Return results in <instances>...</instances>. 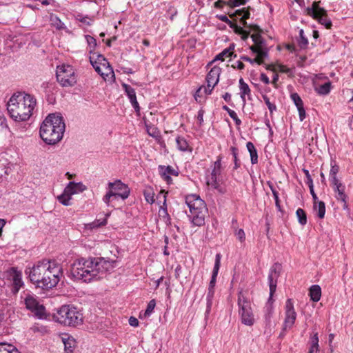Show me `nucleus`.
Wrapping results in <instances>:
<instances>
[{
	"mask_svg": "<svg viewBox=\"0 0 353 353\" xmlns=\"http://www.w3.org/2000/svg\"><path fill=\"white\" fill-rule=\"evenodd\" d=\"M291 99L294 101L296 107L303 105V101L297 93H293L291 94Z\"/></svg>",
	"mask_w": 353,
	"mask_h": 353,
	"instance_id": "obj_51",
	"label": "nucleus"
},
{
	"mask_svg": "<svg viewBox=\"0 0 353 353\" xmlns=\"http://www.w3.org/2000/svg\"><path fill=\"white\" fill-rule=\"evenodd\" d=\"M310 296L314 302H318L321 296V289L318 285H313L310 289Z\"/></svg>",
	"mask_w": 353,
	"mask_h": 353,
	"instance_id": "obj_27",
	"label": "nucleus"
},
{
	"mask_svg": "<svg viewBox=\"0 0 353 353\" xmlns=\"http://www.w3.org/2000/svg\"><path fill=\"white\" fill-rule=\"evenodd\" d=\"M85 37L90 48V53H92L97 46V41L90 35H85Z\"/></svg>",
	"mask_w": 353,
	"mask_h": 353,
	"instance_id": "obj_45",
	"label": "nucleus"
},
{
	"mask_svg": "<svg viewBox=\"0 0 353 353\" xmlns=\"http://www.w3.org/2000/svg\"><path fill=\"white\" fill-rule=\"evenodd\" d=\"M314 209L317 211L319 219H323L325 214V204L323 201H318L314 203Z\"/></svg>",
	"mask_w": 353,
	"mask_h": 353,
	"instance_id": "obj_32",
	"label": "nucleus"
},
{
	"mask_svg": "<svg viewBox=\"0 0 353 353\" xmlns=\"http://www.w3.org/2000/svg\"><path fill=\"white\" fill-rule=\"evenodd\" d=\"M221 265V254H216V259H215V263L212 272V275L211 277V280L210 281V284L208 288H214L216 281V276L219 272V270Z\"/></svg>",
	"mask_w": 353,
	"mask_h": 353,
	"instance_id": "obj_24",
	"label": "nucleus"
},
{
	"mask_svg": "<svg viewBox=\"0 0 353 353\" xmlns=\"http://www.w3.org/2000/svg\"><path fill=\"white\" fill-rule=\"evenodd\" d=\"M296 215L298 218L299 223L301 225H305L307 223L306 213L303 209L298 208L296 212Z\"/></svg>",
	"mask_w": 353,
	"mask_h": 353,
	"instance_id": "obj_37",
	"label": "nucleus"
},
{
	"mask_svg": "<svg viewBox=\"0 0 353 353\" xmlns=\"http://www.w3.org/2000/svg\"><path fill=\"white\" fill-rule=\"evenodd\" d=\"M262 97H263V99L264 100L265 104L267 105L270 113H272L274 110H276V105L274 103H272L270 102V99L267 95L263 94L262 96Z\"/></svg>",
	"mask_w": 353,
	"mask_h": 353,
	"instance_id": "obj_49",
	"label": "nucleus"
},
{
	"mask_svg": "<svg viewBox=\"0 0 353 353\" xmlns=\"http://www.w3.org/2000/svg\"><path fill=\"white\" fill-rule=\"evenodd\" d=\"M207 211H199L194 213H190L192 223L196 226H202L205 224V217Z\"/></svg>",
	"mask_w": 353,
	"mask_h": 353,
	"instance_id": "obj_22",
	"label": "nucleus"
},
{
	"mask_svg": "<svg viewBox=\"0 0 353 353\" xmlns=\"http://www.w3.org/2000/svg\"><path fill=\"white\" fill-rule=\"evenodd\" d=\"M250 12L246 8H242L240 10H237L231 16H235L236 17H240V21L241 24L245 27L250 28V31L255 32L254 34L251 35V38L256 46H257L259 49L265 48L266 46V42L263 38H262L261 35V29L257 25H248L246 22V19L250 17Z\"/></svg>",
	"mask_w": 353,
	"mask_h": 353,
	"instance_id": "obj_8",
	"label": "nucleus"
},
{
	"mask_svg": "<svg viewBox=\"0 0 353 353\" xmlns=\"http://www.w3.org/2000/svg\"><path fill=\"white\" fill-rule=\"evenodd\" d=\"M76 19L79 21L80 22L86 23L88 26H90V23L89 21H88V17L87 16L83 17L81 14H78L76 16Z\"/></svg>",
	"mask_w": 353,
	"mask_h": 353,
	"instance_id": "obj_55",
	"label": "nucleus"
},
{
	"mask_svg": "<svg viewBox=\"0 0 353 353\" xmlns=\"http://www.w3.org/2000/svg\"><path fill=\"white\" fill-rule=\"evenodd\" d=\"M156 306V301L154 299H152L151 301H149V303H148V305H147V308L145 311V313H144V316L146 317V316H150L151 315V314L153 312L154 310V307Z\"/></svg>",
	"mask_w": 353,
	"mask_h": 353,
	"instance_id": "obj_47",
	"label": "nucleus"
},
{
	"mask_svg": "<svg viewBox=\"0 0 353 353\" xmlns=\"http://www.w3.org/2000/svg\"><path fill=\"white\" fill-rule=\"evenodd\" d=\"M310 347L309 349L310 352H314L318 353L319 351V336L318 333L316 332L311 338H310Z\"/></svg>",
	"mask_w": 353,
	"mask_h": 353,
	"instance_id": "obj_34",
	"label": "nucleus"
},
{
	"mask_svg": "<svg viewBox=\"0 0 353 353\" xmlns=\"http://www.w3.org/2000/svg\"><path fill=\"white\" fill-rule=\"evenodd\" d=\"M235 236L241 242H244L245 240V234L243 229H239L235 232Z\"/></svg>",
	"mask_w": 353,
	"mask_h": 353,
	"instance_id": "obj_52",
	"label": "nucleus"
},
{
	"mask_svg": "<svg viewBox=\"0 0 353 353\" xmlns=\"http://www.w3.org/2000/svg\"><path fill=\"white\" fill-rule=\"evenodd\" d=\"M176 143L178 150L182 152H192V148L190 146L188 141L183 137L178 136L176 138Z\"/></svg>",
	"mask_w": 353,
	"mask_h": 353,
	"instance_id": "obj_25",
	"label": "nucleus"
},
{
	"mask_svg": "<svg viewBox=\"0 0 353 353\" xmlns=\"http://www.w3.org/2000/svg\"><path fill=\"white\" fill-rule=\"evenodd\" d=\"M0 353H20L18 349L12 344L0 343Z\"/></svg>",
	"mask_w": 353,
	"mask_h": 353,
	"instance_id": "obj_33",
	"label": "nucleus"
},
{
	"mask_svg": "<svg viewBox=\"0 0 353 353\" xmlns=\"http://www.w3.org/2000/svg\"><path fill=\"white\" fill-rule=\"evenodd\" d=\"M257 55L258 57H261L263 59L266 58L268 55L267 47L265 48H260Z\"/></svg>",
	"mask_w": 353,
	"mask_h": 353,
	"instance_id": "obj_56",
	"label": "nucleus"
},
{
	"mask_svg": "<svg viewBox=\"0 0 353 353\" xmlns=\"http://www.w3.org/2000/svg\"><path fill=\"white\" fill-rule=\"evenodd\" d=\"M57 200L62 205L65 206L70 205V200L72 199V196H70L68 193L65 192V190H63V193L59 195L57 197Z\"/></svg>",
	"mask_w": 353,
	"mask_h": 353,
	"instance_id": "obj_35",
	"label": "nucleus"
},
{
	"mask_svg": "<svg viewBox=\"0 0 353 353\" xmlns=\"http://www.w3.org/2000/svg\"><path fill=\"white\" fill-rule=\"evenodd\" d=\"M143 195L145 201L149 203H153L154 202V192L151 188H147L143 192Z\"/></svg>",
	"mask_w": 353,
	"mask_h": 353,
	"instance_id": "obj_44",
	"label": "nucleus"
},
{
	"mask_svg": "<svg viewBox=\"0 0 353 353\" xmlns=\"http://www.w3.org/2000/svg\"><path fill=\"white\" fill-rule=\"evenodd\" d=\"M223 109L228 113L230 117L234 121L235 124L237 126H239L241 124V121L238 118L236 113L235 111L229 108L227 105H223Z\"/></svg>",
	"mask_w": 353,
	"mask_h": 353,
	"instance_id": "obj_39",
	"label": "nucleus"
},
{
	"mask_svg": "<svg viewBox=\"0 0 353 353\" xmlns=\"http://www.w3.org/2000/svg\"><path fill=\"white\" fill-rule=\"evenodd\" d=\"M269 187H270V190H271V191L272 192L274 199L275 200L276 207L277 208V209L279 210H281V208L280 203H279L278 192L275 190V188H274V186L271 183H269Z\"/></svg>",
	"mask_w": 353,
	"mask_h": 353,
	"instance_id": "obj_48",
	"label": "nucleus"
},
{
	"mask_svg": "<svg viewBox=\"0 0 353 353\" xmlns=\"http://www.w3.org/2000/svg\"><path fill=\"white\" fill-rule=\"evenodd\" d=\"M57 81L63 87H72L77 83V75L72 66L63 64L58 65L56 70Z\"/></svg>",
	"mask_w": 353,
	"mask_h": 353,
	"instance_id": "obj_9",
	"label": "nucleus"
},
{
	"mask_svg": "<svg viewBox=\"0 0 353 353\" xmlns=\"http://www.w3.org/2000/svg\"><path fill=\"white\" fill-rule=\"evenodd\" d=\"M65 123L59 114H50L42 122L39 134L42 140L48 145L59 142L65 132Z\"/></svg>",
	"mask_w": 353,
	"mask_h": 353,
	"instance_id": "obj_4",
	"label": "nucleus"
},
{
	"mask_svg": "<svg viewBox=\"0 0 353 353\" xmlns=\"http://www.w3.org/2000/svg\"><path fill=\"white\" fill-rule=\"evenodd\" d=\"M90 62L95 71L105 80L114 81V73L107 59L102 54L93 53L90 57Z\"/></svg>",
	"mask_w": 353,
	"mask_h": 353,
	"instance_id": "obj_6",
	"label": "nucleus"
},
{
	"mask_svg": "<svg viewBox=\"0 0 353 353\" xmlns=\"http://www.w3.org/2000/svg\"><path fill=\"white\" fill-rule=\"evenodd\" d=\"M158 169H159L161 176L168 183H170V181H172V179L170 176L171 175L178 176V174H179L178 172L170 165H168V166L159 165Z\"/></svg>",
	"mask_w": 353,
	"mask_h": 353,
	"instance_id": "obj_20",
	"label": "nucleus"
},
{
	"mask_svg": "<svg viewBox=\"0 0 353 353\" xmlns=\"http://www.w3.org/2000/svg\"><path fill=\"white\" fill-rule=\"evenodd\" d=\"M159 213V216H162V217H164V218L167 217L168 219H169V215L168 214L166 208H161Z\"/></svg>",
	"mask_w": 353,
	"mask_h": 353,
	"instance_id": "obj_62",
	"label": "nucleus"
},
{
	"mask_svg": "<svg viewBox=\"0 0 353 353\" xmlns=\"http://www.w3.org/2000/svg\"><path fill=\"white\" fill-rule=\"evenodd\" d=\"M280 265L275 263L270 270L268 275V283L270 287V297L269 302L272 301V296L276 292L277 279L280 274Z\"/></svg>",
	"mask_w": 353,
	"mask_h": 353,
	"instance_id": "obj_15",
	"label": "nucleus"
},
{
	"mask_svg": "<svg viewBox=\"0 0 353 353\" xmlns=\"http://www.w3.org/2000/svg\"><path fill=\"white\" fill-rule=\"evenodd\" d=\"M219 176H211L210 180L207 182L208 185H211L215 190H217L220 192H223L221 190L220 184L218 182Z\"/></svg>",
	"mask_w": 353,
	"mask_h": 353,
	"instance_id": "obj_46",
	"label": "nucleus"
},
{
	"mask_svg": "<svg viewBox=\"0 0 353 353\" xmlns=\"http://www.w3.org/2000/svg\"><path fill=\"white\" fill-rule=\"evenodd\" d=\"M260 80L265 84H269L270 82L268 77L265 73L261 74Z\"/></svg>",
	"mask_w": 353,
	"mask_h": 353,
	"instance_id": "obj_61",
	"label": "nucleus"
},
{
	"mask_svg": "<svg viewBox=\"0 0 353 353\" xmlns=\"http://www.w3.org/2000/svg\"><path fill=\"white\" fill-rule=\"evenodd\" d=\"M6 119L0 113V130L7 128Z\"/></svg>",
	"mask_w": 353,
	"mask_h": 353,
	"instance_id": "obj_57",
	"label": "nucleus"
},
{
	"mask_svg": "<svg viewBox=\"0 0 353 353\" xmlns=\"http://www.w3.org/2000/svg\"><path fill=\"white\" fill-rule=\"evenodd\" d=\"M299 111L300 120L302 121L305 118V111L304 110L303 105L296 107Z\"/></svg>",
	"mask_w": 353,
	"mask_h": 353,
	"instance_id": "obj_54",
	"label": "nucleus"
},
{
	"mask_svg": "<svg viewBox=\"0 0 353 353\" xmlns=\"http://www.w3.org/2000/svg\"><path fill=\"white\" fill-rule=\"evenodd\" d=\"M129 324L133 327H137L139 325V321L137 318L131 316L129 319Z\"/></svg>",
	"mask_w": 353,
	"mask_h": 353,
	"instance_id": "obj_59",
	"label": "nucleus"
},
{
	"mask_svg": "<svg viewBox=\"0 0 353 353\" xmlns=\"http://www.w3.org/2000/svg\"><path fill=\"white\" fill-rule=\"evenodd\" d=\"M303 173L305 174V175L306 176V179L307 180L308 185H312L313 184V181H312V179L311 177V175L310 174L309 171L307 170H306V169H303Z\"/></svg>",
	"mask_w": 353,
	"mask_h": 353,
	"instance_id": "obj_58",
	"label": "nucleus"
},
{
	"mask_svg": "<svg viewBox=\"0 0 353 353\" xmlns=\"http://www.w3.org/2000/svg\"><path fill=\"white\" fill-rule=\"evenodd\" d=\"M239 315L243 325L252 326L255 322L254 315L250 300L240 291L238 294Z\"/></svg>",
	"mask_w": 353,
	"mask_h": 353,
	"instance_id": "obj_7",
	"label": "nucleus"
},
{
	"mask_svg": "<svg viewBox=\"0 0 353 353\" xmlns=\"http://www.w3.org/2000/svg\"><path fill=\"white\" fill-rule=\"evenodd\" d=\"M61 340L64 345L65 350L68 353L72 352L76 345L75 339L72 336L65 334L61 336Z\"/></svg>",
	"mask_w": 353,
	"mask_h": 353,
	"instance_id": "obj_23",
	"label": "nucleus"
},
{
	"mask_svg": "<svg viewBox=\"0 0 353 353\" xmlns=\"http://www.w3.org/2000/svg\"><path fill=\"white\" fill-rule=\"evenodd\" d=\"M54 320L64 325L76 327L83 323V314L76 307L63 305L54 314Z\"/></svg>",
	"mask_w": 353,
	"mask_h": 353,
	"instance_id": "obj_5",
	"label": "nucleus"
},
{
	"mask_svg": "<svg viewBox=\"0 0 353 353\" xmlns=\"http://www.w3.org/2000/svg\"><path fill=\"white\" fill-rule=\"evenodd\" d=\"M9 276L12 281V292L17 294L20 288L23 285L22 281V274L17 268H12L8 271Z\"/></svg>",
	"mask_w": 353,
	"mask_h": 353,
	"instance_id": "obj_16",
	"label": "nucleus"
},
{
	"mask_svg": "<svg viewBox=\"0 0 353 353\" xmlns=\"http://www.w3.org/2000/svg\"><path fill=\"white\" fill-rule=\"evenodd\" d=\"M36 105V99L25 93L14 94L7 103V110L15 121H25L30 119Z\"/></svg>",
	"mask_w": 353,
	"mask_h": 353,
	"instance_id": "obj_3",
	"label": "nucleus"
},
{
	"mask_svg": "<svg viewBox=\"0 0 353 353\" xmlns=\"http://www.w3.org/2000/svg\"><path fill=\"white\" fill-rule=\"evenodd\" d=\"M221 156H218L216 160L214 161L211 172L212 176H219L221 174Z\"/></svg>",
	"mask_w": 353,
	"mask_h": 353,
	"instance_id": "obj_29",
	"label": "nucleus"
},
{
	"mask_svg": "<svg viewBox=\"0 0 353 353\" xmlns=\"http://www.w3.org/2000/svg\"><path fill=\"white\" fill-rule=\"evenodd\" d=\"M277 70L283 73H291L292 70L290 68H287L285 65L282 64H276Z\"/></svg>",
	"mask_w": 353,
	"mask_h": 353,
	"instance_id": "obj_53",
	"label": "nucleus"
},
{
	"mask_svg": "<svg viewBox=\"0 0 353 353\" xmlns=\"http://www.w3.org/2000/svg\"><path fill=\"white\" fill-rule=\"evenodd\" d=\"M25 304L29 310L34 312L39 318H42L45 314V307L39 305L37 301L32 296H28L25 299Z\"/></svg>",
	"mask_w": 353,
	"mask_h": 353,
	"instance_id": "obj_17",
	"label": "nucleus"
},
{
	"mask_svg": "<svg viewBox=\"0 0 353 353\" xmlns=\"http://www.w3.org/2000/svg\"><path fill=\"white\" fill-rule=\"evenodd\" d=\"M122 87L136 112L139 114L140 106L137 100L136 92L134 89L126 83H122Z\"/></svg>",
	"mask_w": 353,
	"mask_h": 353,
	"instance_id": "obj_18",
	"label": "nucleus"
},
{
	"mask_svg": "<svg viewBox=\"0 0 353 353\" xmlns=\"http://www.w3.org/2000/svg\"><path fill=\"white\" fill-rule=\"evenodd\" d=\"M308 45V40L306 37L304 35V31L303 29L299 30V46L301 48H306Z\"/></svg>",
	"mask_w": 353,
	"mask_h": 353,
	"instance_id": "obj_42",
	"label": "nucleus"
},
{
	"mask_svg": "<svg viewBox=\"0 0 353 353\" xmlns=\"http://www.w3.org/2000/svg\"><path fill=\"white\" fill-rule=\"evenodd\" d=\"M64 190H65V192L68 193L70 196H72L73 194L83 192L86 190V186L81 182L76 183L70 181Z\"/></svg>",
	"mask_w": 353,
	"mask_h": 353,
	"instance_id": "obj_21",
	"label": "nucleus"
},
{
	"mask_svg": "<svg viewBox=\"0 0 353 353\" xmlns=\"http://www.w3.org/2000/svg\"><path fill=\"white\" fill-rule=\"evenodd\" d=\"M231 47L229 48L225 49L223 50L221 53H219L218 55H216L215 60H221L224 61L225 58L230 57L232 54V50Z\"/></svg>",
	"mask_w": 353,
	"mask_h": 353,
	"instance_id": "obj_40",
	"label": "nucleus"
},
{
	"mask_svg": "<svg viewBox=\"0 0 353 353\" xmlns=\"http://www.w3.org/2000/svg\"><path fill=\"white\" fill-rule=\"evenodd\" d=\"M214 296V288H208V293L206 295V310H205V316H208L211 310V307L213 303V299Z\"/></svg>",
	"mask_w": 353,
	"mask_h": 353,
	"instance_id": "obj_28",
	"label": "nucleus"
},
{
	"mask_svg": "<svg viewBox=\"0 0 353 353\" xmlns=\"http://www.w3.org/2000/svg\"><path fill=\"white\" fill-rule=\"evenodd\" d=\"M108 187L110 190H113V193H114L116 196L121 198L122 200L126 199L130 193L129 187L121 180L109 182Z\"/></svg>",
	"mask_w": 353,
	"mask_h": 353,
	"instance_id": "obj_12",
	"label": "nucleus"
},
{
	"mask_svg": "<svg viewBox=\"0 0 353 353\" xmlns=\"http://www.w3.org/2000/svg\"><path fill=\"white\" fill-rule=\"evenodd\" d=\"M246 148L250 155V161L252 165L258 163V154L254 145L249 141L246 143Z\"/></svg>",
	"mask_w": 353,
	"mask_h": 353,
	"instance_id": "obj_26",
	"label": "nucleus"
},
{
	"mask_svg": "<svg viewBox=\"0 0 353 353\" xmlns=\"http://www.w3.org/2000/svg\"><path fill=\"white\" fill-rule=\"evenodd\" d=\"M203 114H204V112L202 110H200L198 112L197 119L199 121V125H201V124H202V123L203 121Z\"/></svg>",
	"mask_w": 353,
	"mask_h": 353,
	"instance_id": "obj_63",
	"label": "nucleus"
},
{
	"mask_svg": "<svg viewBox=\"0 0 353 353\" xmlns=\"http://www.w3.org/2000/svg\"><path fill=\"white\" fill-rule=\"evenodd\" d=\"M296 319V312L294 310L292 300L288 299L285 303V317L283 324V329H290L294 324Z\"/></svg>",
	"mask_w": 353,
	"mask_h": 353,
	"instance_id": "obj_14",
	"label": "nucleus"
},
{
	"mask_svg": "<svg viewBox=\"0 0 353 353\" xmlns=\"http://www.w3.org/2000/svg\"><path fill=\"white\" fill-rule=\"evenodd\" d=\"M273 315V308L271 305H267L265 309L264 319L267 325H270Z\"/></svg>",
	"mask_w": 353,
	"mask_h": 353,
	"instance_id": "obj_36",
	"label": "nucleus"
},
{
	"mask_svg": "<svg viewBox=\"0 0 353 353\" xmlns=\"http://www.w3.org/2000/svg\"><path fill=\"white\" fill-rule=\"evenodd\" d=\"M234 32L238 34H243L245 32V30L243 29L242 27L237 26L236 24L233 28Z\"/></svg>",
	"mask_w": 353,
	"mask_h": 353,
	"instance_id": "obj_64",
	"label": "nucleus"
},
{
	"mask_svg": "<svg viewBox=\"0 0 353 353\" xmlns=\"http://www.w3.org/2000/svg\"><path fill=\"white\" fill-rule=\"evenodd\" d=\"M331 89V83L326 82L323 85H321L319 87L316 88L317 92L322 95H326L330 92Z\"/></svg>",
	"mask_w": 353,
	"mask_h": 353,
	"instance_id": "obj_38",
	"label": "nucleus"
},
{
	"mask_svg": "<svg viewBox=\"0 0 353 353\" xmlns=\"http://www.w3.org/2000/svg\"><path fill=\"white\" fill-rule=\"evenodd\" d=\"M246 2L247 0H228L227 5L230 7H237L241 5H245Z\"/></svg>",
	"mask_w": 353,
	"mask_h": 353,
	"instance_id": "obj_50",
	"label": "nucleus"
},
{
	"mask_svg": "<svg viewBox=\"0 0 353 353\" xmlns=\"http://www.w3.org/2000/svg\"><path fill=\"white\" fill-rule=\"evenodd\" d=\"M115 264L116 261L107 260L103 257H81L73 262L71 273L77 280L90 282L102 278L107 272L114 268Z\"/></svg>",
	"mask_w": 353,
	"mask_h": 353,
	"instance_id": "obj_1",
	"label": "nucleus"
},
{
	"mask_svg": "<svg viewBox=\"0 0 353 353\" xmlns=\"http://www.w3.org/2000/svg\"><path fill=\"white\" fill-rule=\"evenodd\" d=\"M309 188H310V194H312V199L314 200V203L315 202H318L317 201L318 197H317L316 194L314 192L313 184L312 185H309Z\"/></svg>",
	"mask_w": 353,
	"mask_h": 353,
	"instance_id": "obj_60",
	"label": "nucleus"
},
{
	"mask_svg": "<svg viewBox=\"0 0 353 353\" xmlns=\"http://www.w3.org/2000/svg\"><path fill=\"white\" fill-rule=\"evenodd\" d=\"M333 190L335 192V197L337 201H344V199H347V195L345 194V186L339 180L330 182Z\"/></svg>",
	"mask_w": 353,
	"mask_h": 353,
	"instance_id": "obj_19",
	"label": "nucleus"
},
{
	"mask_svg": "<svg viewBox=\"0 0 353 353\" xmlns=\"http://www.w3.org/2000/svg\"><path fill=\"white\" fill-rule=\"evenodd\" d=\"M113 190H110L106 192V194L103 196L102 201L108 207H113L114 205L112 204V202L114 200L117 199L118 197L116 196L114 193H113Z\"/></svg>",
	"mask_w": 353,
	"mask_h": 353,
	"instance_id": "obj_31",
	"label": "nucleus"
},
{
	"mask_svg": "<svg viewBox=\"0 0 353 353\" xmlns=\"http://www.w3.org/2000/svg\"><path fill=\"white\" fill-rule=\"evenodd\" d=\"M239 88L241 91V98L242 99L243 101H245V97L249 96L250 94V89L249 88V85L244 82L243 79H240L239 80Z\"/></svg>",
	"mask_w": 353,
	"mask_h": 353,
	"instance_id": "obj_30",
	"label": "nucleus"
},
{
	"mask_svg": "<svg viewBox=\"0 0 353 353\" xmlns=\"http://www.w3.org/2000/svg\"><path fill=\"white\" fill-rule=\"evenodd\" d=\"M221 72V69L219 67H213L206 76L207 86L200 87L195 95V99L197 100L198 97L201 96L202 92L205 94H210L214 86L218 83L219 81V76Z\"/></svg>",
	"mask_w": 353,
	"mask_h": 353,
	"instance_id": "obj_11",
	"label": "nucleus"
},
{
	"mask_svg": "<svg viewBox=\"0 0 353 353\" xmlns=\"http://www.w3.org/2000/svg\"><path fill=\"white\" fill-rule=\"evenodd\" d=\"M30 281L37 288L48 290L56 286L63 274L61 266L54 261L43 260L38 262L29 272Z\"/></svg>",
	"mask_w": 353,
	"mask_h": 353,
	"instance_id": "obj_2",
	"label": "nucleus"
},
{
	"mask_svg": "<svg viewBox=\"0 0 353 353\" xmlns=\"http://www.w3.org/2000/svg\"><path fill=\"white\" fill-rule=\"evenodd\" d=\"M339 167L336 165H331V169L330 171L329 176H330V181H336L339 180L336 177L337 173L339 172Z\"/></svg>",
	"mask_w": 353,
	"mask_h": 353,
	"instance_id": "obj_41",
	"label": "nucleus"
},
{
	"mask_svg": "<svg viewBox=\"0 0 353 353\" xmlns=\"http://www.w3.org/2000/svg\"><path fill=\"white\" fill-rule=\"evenodd\" d=\"M185 203L190 213L199 211H208L205 203L196 194H190L186 196Z\"/></svg>",
	"mask_w": 353,
	"mask_h": 353,
	"instance_id": "obj_13",
	"label": "nucleus"
},
{
	"mask_svg": "<svg viewBox=\"0 0 353 353\" xmlns=\"http://www.w3.org/2000/svg\"><path fill=\"white\" fill-rule=\"evenodd\" d=\"M320 1H314L311 7L306 8L307 14L317 20L327 29H330L332 26V21L328 18L326 10L320 7Z\"/></svg>",
	"mask_w": 353,
	"mask_h": 353,
	"instance_id": "obj_10",
	"label": "nucleus"
},
{
	"mask_svg": "<svg viewBox=\"0 0 353 353\" xmlns=\"http://www.w3.org/2000/svg\"><path fill=\"white\" fill-rule=\"evenodd\" d=\"M230 150L234 158V169L236 170L241 166L240 161L238 159V149L236 147H231Z\"/></svg>",
	"mask_w": 353,
	"mask_h": 353,
	"instance_id": "obj_43",
	"label": "nucleus"
}]
</instances>
